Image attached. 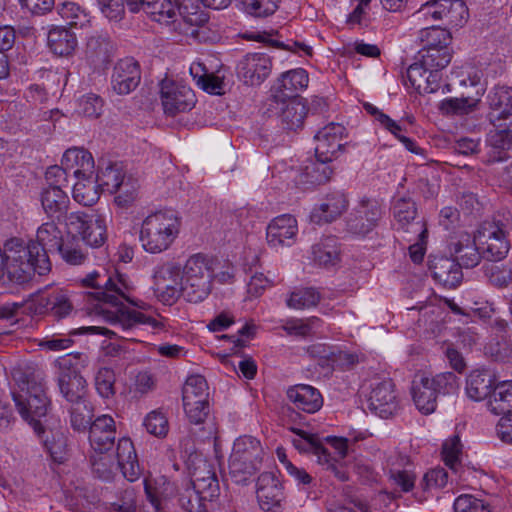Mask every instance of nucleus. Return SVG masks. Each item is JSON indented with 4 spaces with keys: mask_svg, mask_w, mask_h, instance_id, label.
Instances as JSON below:
<instances>
[{
    "mask_svg": "<svg viewBox=\"0 0 512 512\" xmlns=\"http://www.w3.org/2000/svg\"><path fill=\"white\" fill-rule=\"evenodd\" d=\"M383 213L382 205L378 200L363 197L349 214L347 229L352 234L365 236L378 225Z\"/></svg>",
    "mask_w": 512,
    "mask_h": 512,
    "instance_id": "11",
    "label": "nucleus"
},
{
    "mask_svg": "<svg viewBox=\"0 0 512 512\" xmlns=\"http://www.w3.org/2000/svg\"><path fill=\"white\" fill-rule=\"evenodd\" d=\"M111 49L110 41L107 37L97 35L91 36L87 40L86 51L89 57L98 60L106 61L109 57Z\"/></svg>",
    "mask_w": 512,
    "mask_h": 512,
    "instance_id": "62",
    "label": "nucleus"
},
{
    "mask_svg": "<svg viewBox=\"0 0 512 512\" xmlns=\"http://www.w3.org/2000/svg\"><path fill=\"white\" fill-rule=\"evenodd\" d=\"M292 431L299 436L293 439V445L297 450L314 454L317 456L319 463L322 462V459L329 462V452L316 435L296 428H292Z\"/></svg>",
    "mask_w": 512,
    "mask_h": 512,
    "instance_id": "37",
    "label": "nucleus"
},
{
    "mask_svg": "<svg viewBox=\"0 0 512 512\" xmlns=\"http://www.w3.org/2000/svg\"><path fill=\"white\" fill-rule=\"evenodd\" d=\"M272 62L263 53H249L237 64V75L250 86L260 85L271 73Z\"/></svg>",
    "mask_w": 512,
    "mask_h": 512,
    "instance_id": "16",
    "label": "nucleus"
},
{
    "mask_svg": "<svg viewBox=\"0 0 512 512\" xmlns=\"http://www.w3.org/2000/svg\"><path fill=\"white\" fill-rule=\"evenodd\" d=\"M13 378L21 391L25 392L24 395L13 392V400L18 412L37 434H41L44 429L40 419L47 415L50 407V400L46 395L44 385L28 378L20 371L14 372Z\"/></svg>",
    "mask_w": 512,
    "mask_h": 512,
    "instance_id": "3",
    "label": "nucleus"
},
{
    "mask_svg": "<svg viewBox=\"0 0 512 512\" xmlns=\"http://www.w3.org/2000/svg\"><path fill=\"white\" fill-rule=\"evenodd\" d=\"M428 69L423 65L419 57H416V62L411 64L407 69V78L413 88L419 93L430 94L433 93V86L429 85L430 75Z\"/></svg>",
    "mask_w": 512,
    "mask_h": 512,
    "instance_id": "46",
    "label": "nucleus"
},
{
    "mask_svg": "<svg viewBox=\"0 0 512 512\" xmlns=\"http://www.w3.org/2000/svg\"><path fill=\"white\" fill-rule=\"evenodd\" d=\"M184 411L189 422L193 425L191 434L199 441L210 440L217 433L216 423L209 417V401L183 402Z\"/></svg>",
    "mask_w": 512,
    "mask_h": 512,
    "instance_id": "15",
    "label": "nucleus"
},
{
    "mask_svg": "<svg viewBox=\"0 0 512 512\" xmlns=\"http://www.w3.org/2000/svg\"><path fill=\"white\" fill-rule=\"evenodd\" d=\"M209 398L206 379L201 375H191L187 378L183 391V402L201 401L207 402Z\"/></svg>",
    "mask_w": 512,
    "mask_h": 512,
    "instance_id": "45",
    "label": "nucleus"
},
{
    "mask_svg": "<svg viewBox=\"0 0 512 512\" xmlns=\"http://www.w3.org/2000/svg\"><path fill=\"white\" fill-rule=\"evenodd\" d=\"M331 161L332 160L318 159L316 157L315 162L305 167L303 173L305 182L312 185H322L327 183L333 175V169L328 165Z\"/></svg>",
    "mask_w": 512,
    "mask_h": 512,
    "instance_id": "48",
    "label": "nucleus"
},
{
    "mask_svg": "<svg viewBox=\"0 0 512 512\" xmlns=\"http://www.w3.org/2000/svg\"><path fill=\"white\" fill-rule=\"evenodd\" d=\"M367 395L368 408L383 419L393 416L399 409L395 385L391 379L374 377L362 385Z\"/></svg>",
    "mask_w": 512,
    "mask_h": 512,
    "instance_id": "9",
    "label": "nucleus"
},
{
    "mask_svg": "<svg viewBox=\"0 0 512 512\" xmlns=\"http://www.w3.org/2000/svg\"><path fill=\"white\" fill-rule=\"evenodd\" d=\"M429 270L433 278L446 288L457 287L463 278L460 265L445 256H433L429 259Z\"/></svg>",
    "mask_w": 512,
    "mask_h": 512,
    "instance_id": "26",
    "label": "nucleus"
},
{
    "mask_svg": "<svg viewBox=\"0 0 512 512\" xmlns=\"http://www.w3.org/2000/svg\"><path fill=\"white\" fill-rule=\"evenodd\" d=\"M242 9L254 17H267L275 13L279 0H240Z\"/></svg>",
    "mask_w": 512,
    "mask_h": 512,
    "instance_id": "58",
    "label": "nucleus"
},
{
    "mask_svg": "<svg viewBox=\"0 0 512 512\" xmlns=\"http://www.w3.org/2000/svg\"><path fill=\"white\" fill-rule=\"evenodd\" d=\"M417 22L430 19L442 21L450 27L462 26L468 18V9L462 0H431L421 5L412 15Z\"/></svg>",
    "mask_w": 512,
    "mask_h": 512,
    "instance_id": "8",
    "label": "nucleus"
},
{
    "mask_svg": "<svg viewBox=\"0 0 512 512\" xmlns=\"http://www.w3.org/2000/svg\"><path fill=\"white\" fill-rule=\"evenodd\" d=\"M160 96L164 112L170 116L189 111L196 103L194 91L189 86L168 78L160 83Z\"/></svg>",
    "mask_w": 512,
    "mask_h": 512,
    "instance_id": "12",
    "label": "nucleus"
},
{
    "mask_svg": "<svg viewBox=\"0 0 512 512\" xmlns=\"http://www.w3.org/2000/svg\"><path fill=\"white\" fill-rule=\"evenodd\" d=\"M70 424L71 427L78 432H85L87 428L90 429L93 423V408L88 399L70 404Z\"/></svg>",
    "mask_w": 512,
    "mask_h": 512,
    "instance_id": "42",
    "label": "nucleus"
},
{
    "mask_svg": "<svg viewBox=\"0 0 512 512\" xmlns=\"http://www.w3.org/2000/svg\"><path fill=\"white\" fill-rule=\"evenodd\" d=\"M31 243L40 245L48 256L49 252H54L61 248V231L54 222L44 223L37 230V241H31Z\"/></svg>",
    "mask_w": 512,
    "mask_h": 512,
    "instance_id": "40",
    "label": "nucleus"
},
{
    "mask_svg": "<svg viewBox=\"0 0 512 512\" xmlns=\"http://www.w3.org/2000/svg\"><path fill=\"white\" fill-rule=\"evenodd\" d=\"M488 409L495 415L512 411V380L496 384L488 400Z\"/></svg>",
    "mask_w": 512,
    "mask_h": 512,
    "instance_id": "36",
    "label": "nucleus"
},
{
    "mask_svg": "<svg viewBox=\"0 0 512 512\" xmlns=\"http://www.w3.org/2000/svg\"><path fill=\"white\" fill-rule=\"evenodd\" d=\"M286 396L293 410L307 414H314L323 406V397L320 391L308 384L290 386L286 391Z\"/></svg>",
    "mask_w": 512,
    "mask_h": 512,
    "instance_id": "21",
    "label": "nucleus"
},
{
    "mask_svg": "<svg viewBox=\"0 0 512 512\" xmlns=\"http://www.w3.org/2000/svg\"><path fill=\"white\" fill-rule=\"evenodd\" d=\"M393 216L397 223L406 232H413L421 238L427 233L425 225L421 221H415L417 217V206L410 197L401 196L393 202Z\"/></svg>",
    "mask_w": 512,
    "mask_h": 512,
    "instance_id": "23",
    "label": "nucleus"
},
{
    "mask_svg": "<svg viewBox=\"0 0 512 512\" xmlns=\"http://www.w3.org/2000/svg\"><path fill=\"white\" fill-rule=\"evenodd\" d=\"M115 373L111 368H100L94 379L95 388L97 393L102 398H112L115 395Z\"/></svg>",
    "mask_w": 512,
    "mask_h": 512,
    "instance_id": "55",
    "label": "nucleus"
},
{
    "mask_svg": "<svg viewBox=\"0 0 512 512\" xmlns=\"http://www.w3.org/2000/svg\"><path fill=\"white\" fill-rule=\"evenodd\" d=\"M490 112L488 114L491 124L502 127L512 124V88L496 86L488 94Z\"/></svg>",
    "mask_w": 512,
    "mask_h": 512,
    "instance_id": "18",
    "label": "nucleus"
},
{
    "mask_svg": "<svg viewBox=\"0 0 512 512\" xmlns=\"http://www.w3.org/2000/svg\"><path fill=\"white\" fill-rule=\"evenodd\" d=\"M99 197V186L90 179V176L79 178L73 186V199L83 206L94 205Z\"/></svg>",
    "mask_w": 512,
    "mask_h": 512,
    "instance_id": "43",
    "label": "nucleus"
},
{
    "mask_svg": "<svg viewBox=\"0 0 512 512\" xmlns=\"http://www.w3.org/2000/svg\"><path fill=\"white\" fill-rule=\"evenodd\" d=\"M81 284L94 290L87 294L88 301L91 302L90 312L102 316L127 335L135 334L142 326H148L154 331L165 328L164 318L160 315L146 314L125 307L124 301L137 304L130 298V283L118 271H93L81 279Z\"/></svg>",
    "mask_w": 512,
    "mask_h": 512,
    "instance_id": "1",
    "label": "nucleus"
},
{
    "mask_svg": "<svg viewBox=\"0 0 512 512\" xmlns=\"http://www.w3.org/2000/svg\"><path fill=\"white\" fill-rule=\"evenodd\" d=\"M428 382L431 383L430 386L436 392L437 397L438 395L455 394L459 389V378L453 372H443L432 378L428 377Z\"/></svg>",
    "mask_w": 512,
    "mask_h": 512,
    "instance_id": "54",
    "label": "nucleus"
},
{
    "mask_svg": "<svg viewBox=\"0 0 512 512\" xmlns=\"http://www.w3.org/2000/svg\"><path fill=\"white\" fill-rule=\"evenodd\" d=\"M428 382V376H417L412 383V397L417 409L425 414H431L437 406V396Z\"/></svg>",
    "mask_w": 512,
    "mask_h": 512,
    "instance_id": "31",
    "label": "nucleus"
},
{
    "mask_svg": "<svg viewBox=\"0 0 512 512\" xmlns=\"http://www.w3.org/2000/svg\"><path fill=\"white\" fill-rule=\"evenodd\" d=\"M138 188L139 185L135 179L125 178L113 192L116 194L115 203L123 208L130 206L137 198Z\"/></svg>",
    "mask_w": 512,
    "mask_h": 512,
    "instance_id": "59",
    "label": "nucleus"
},
{
    "mask_svg": "<svg viewBox=\"0 0 512 512\" xmlns=\"http://www.w3.org/2000/svg\"><path fill=\"white\" fill-rule=\"evenodd\" d=\"M477 242L474 240L470 242L467 239V243H458L455 248L456 262L460 265V268H473L480 262L482 252H479Z\"/></svg>",
    "mask_w": 512,
    "mask_h": 512,
    "instance_id": "51",
    "label": "nucleus"
},
{
    "mask_svg": "<svg viewBox=\"0 0 512 512\" xmlns=\"http://www.w3.org/2000/svg\"><path fill=\"white\" fill-rule=\"evenodd\" d=\"M103 110V100L96 94H87L77 101L76 112L88 118H98Z\"/></svg>",
    "mask_w": 512,
    "mask_h": 512,
    "instance_id": "60",
    "label": "nucleus"
},
{
    "mask_svg": "<svg viewBox=\"0 0 512 512\" xmlns=\"http://www.w3.org/2000/svg\"><path fill=\"white\" fill-rule=\"evenodd\" d=\"M321 324V320L317 317H310L306 319H291L284 325L283 329L289 335L308 336L313 334Z\"/></svg>",
    "mask_w": 512,
    "mask_h": 512,
    "instance_id": "56",
    "label": "nucleus"
},
{
    "mask_svg": "<svg viewBox=\"0 0 512 512\" xmlns=\"http://www.w3.org/2000/svg\"><path fill=\"white\" fill-rule=\"evenodd\" d=\"M154 4V8L147 9L145 12L153 21L168 24L175 18L176 7L171 1L158 0Z\"/></svg>",
    "mask_w": 512,
    "mask_h": 512,
    "instance_id": "61",
    "label": "nucleus"
},
{
    "mask_svg": "<svg viewBox=\"0 0 512 512\" xmlns=\"http://www.w3.org/2000/svg\"><path fill=\"white\" fill-rule=\"evenodd\" d=\"M48 46L58 56H69L77 47V38L65 27H54L48 33Z\"/></svg>",
    "mask_w": 512,
    "mask_h": 512,
    "instance_id": "35",
    "label": "nucleus"
},
{
    "mask_svg": "<svg viewBox=\"0 0 512 512\" xmlns=\"http://www.w3.org/2000/svg\"><path fill=\"white\" fill-rule=\"evenodd\" d=\"M180 218L173 210H160L148 215L141 224L140 242L151 254L166 251L180 231Z\"/></svg>",
    "mask_w": 512,
    "mask_h": 512,
    "instance_id": "2",
    "label": "nucleus"
},
{
    "mask_svg": "<svg viewBox=\"0 0 512 512\" xmlns=\"http://www.w3.org/2000/svg\"><path fill=\"white\" fill-rule=\"evenodd\" d=\"M345 135L346 128L339 123L332 122L324 126L314 136L315 156L318 159L333 160L344 147Z\"/></svg>",
    "mask_w": 512,
    "mask_h": 512,
    "instance_id": "17",
    "label": "nucleus"
},
{
    "mask_svg": "<svg viewBox=\"0 0 512 512\" xmlns=\"http://www.w3.org/2000/svg\"><path fill=\"white\" fill-rule=\"evenodd\" d=\"M494 377L487 370H474L466 380L467 396L474 401H481L492 393Z\"/></svg>",
    "mask_w": 512,
    "mask_h": 512,
    "instance_id": "34",
    "label": "nucleus"
},
{
    "mask_svg": "<svg viewBox=\"0 0 512 512\" xmlns=\"http://www.w3.org/2000/svg\"><path fill=\"white\" fill-rule=\"evenodd\" d=\"M496 131L490 134V143L492 151L490 161L500 162L509 157L508 151L512 149V128L498 127Z\"/></svg>",
    "mask_w": 512,
    "mask_h": 512,
    "instance_id": "39",
    "label": "nucleus"
},
{
    "mask_svg": "<svg viewBox=\"0 0 512 512\" xmlns=\"http://www.w3.org/2000/svg\"><path fill=\"white\" fill-rule=\"evenodd\" d=\"M320 294L314 288H299L294 290L287 299V306L293 309H307L316 306Z\"/></svg>",
    "mask_w": 512,
    "mask_h": 512,
    "instance_id": "53",
    "label": "nucleus"
},
{
    "mask_svg": "<svg viewBox=\"0 0 512 512\" xmlns=\"http://www.w3.org/2000/svg\"><path fill=\"white\" fill-rule=\"evenodd\" d=\"M264 450L258 439L241 436L233 445L229 458V470L236 482H244L260 470Z\"/></svg>",
    "mask_w": 512,
    "mask_h": 512,
    "instance_id": "6",
    "label": "nucleus"
},
{
    "mask_svg": "<svg viewBox=\"0 0 512 512\" xmlns=\"http://www.w3.org/2000/svg\"><path fill=\"white\" fill-rule=\"evenodd\" d=\"M65 226L69 234L79 236L86 245L99 248L107 240L105 218L100 214L88 215L77 211L65 215Z\"/></svg>",
    "mask_w": 512,
    "mask_h": 512,
    "instance_id": "7",
    "label": "nucleus"
},
{
    "mask_svg": "<svg viewBox=\"0 0 512 512\" xmlns=\"http://www.w3.org/2000/svg\"><path fill=\"white\" fill-rule=\"evenodd\" d=\"M280 105H283L279 116L284 129L297 130L301 128L308 111L305 102L301 98H290L278 105L272 101L270 103V107L275 110H278Z\"/></svg>",
    "mask_w": 512,
    "mask_h": 512,
    "instance_id": "30",
    "label": "nucleus"
},
{
    "mask_svg": "<svg viewBox=\"0 0 512 512\" xmlns=\"http://www.w3.org/2000/svg\"><path fill=\"white\" fill-rule=\"evenodd\" d=\"M298 232L297 220L290 214L275 217L268 225L266 237L271 247L291 246Z\"/></svg>",
    "mask_w": 512,
    "mask_h": 512,
    "instance_id": "22",
    "label": "nucleus"
},
{
    "mask_svg": "<svg viewBox=\"0 0 512 512\" xmlns=\"http://www.w3.org/2000/svg\"><path fill=\"white\" fill-rule=\"evenodd\" d=\"M478 98H448L443 100L439 109L446 115H466L473 112L478 103Z\"/></svg>",
    "mask_w": 512,
    "mask_h": 512,
    "instance_id": "50",
    "label": "nucleus"
},
{
    "mask_svg": "<svg viewBox=\"0 0 512 512\" xmlns=\"http://www.w3.org/2000/svg\"><path fill=\"white\" fill-rule=\"evenodd\" d=\"M309 78L304 69L297 68L281 74L272 88L271 101L275 104L284 103L294 94L308 86Z\"/></svg>",
    "mask_w": 512,
    "mask_h": 512,
    "instance_id": "20",
    "label": "nucleus"
},
{
    "mask_svg": "<svg viewBox=\"0 0 512 512\" xmlns=\"http://www.w3.org/2000/svg\"><path fill=\"white\" fill-rule=\"evenodd\" d=\"M58 14L75 28H85L90 23L89 14L75 2H63L57 6Z\"/></svg>",
    "mask_w": 512,
    "mask_h": 512,
    "instance_id": "44",
    "label": "nucleus"
},
{
    "mask_svg": "<svg viewBox=\"0 0 512 512\" xmlns=\"http://www.w3.org/2000/svg\"><path fill=\"white\" fill-rule=\"evenodd\" d=\"M212 260L204 254L190 256L182 271L180 279L182 297L190 303L204 301L212 291L214 269Z\"/></svg>",
    "mask_w": 512,
    "mask_h": 512,
    "instance_id": "4",
    "label": "nucleus"
},
{
    "mask_svg": "<svg viewBox=\"0 0 512 512\" xmlns=\"http://www.w3.org/2000/svg\"><path fill=\"white\" fill-rule=\"evenodd\" d=\"M5 252L7 259L19 262L23 272L32 269L39 275H45L51 270L49 256L40 245L32 244L31 241L24 245L21 239L12 238L5 243Z\"/></svg>",
    "mask_w": 512,
    "mask_h": 512,
    "instance_id": "10",
    "label": "nucleus"
},
{
    "mask_svg": "<svg viewBox=\"0 0 512 512\" xmlns=\"http://www.w3.org/2000/svg\"><path fill=\"white\" fill-rule=\"evenodd\" d=\"M455 512H490V506L472 495H461L454 502Z\"/></svg>",
    "mask_w": 512,
    "mask_h": 512,
    "instance_id": "64",
    "label": "nucleus"
},
{
    "mask_svg": "<svg viewBox=\"0 0 512 512\" xmlns=\"http://www.w3.org/2000/svg\"><path fill=\"white\" fill-rule=\"evenodd\" d=\"M511 231L512 218L509 212L495 216L492 221L484 222L475 235L483 258L489 262L503 260L511 248Z\"/></svg>",
    "mask_w": 512,
    "mask_h": 512,
    "instance_id": "5",
    "label": "nucleus"
},
{
    "mask_svg": "<svg viewBox=\"0 0 512 512\" xmlns=\"http://www.w3.org/2000/svg\"><path fill=\"white\" fill-rule=\"evenodd\" d=\"M125 179V173L121 163H108L97 174L96 182L104 191L113 193Z\"/></svg>",
    "mask_w": 512,
    "mask_h": 512,
    "instance_id": "41",
    "label": "nucleus"
},
{
    "mask_svg": "<svg viewBox=\"0 0 512 512\" xmlns=\"http://www.w3.org/2000/svg\"><path fill=\"white\" fill-rule=\"evenodd\" d=\"M313 259L324 267L334 266L339 262V247L333 236L322 239L312 247Z\"/></svg>",
    "mask_w": 512,
    "mask_h": 512,
    "instance_id": "38",
    "label": "nucleus"
},
{
    "mask_svg": "<svg viewBox=\"0 0 512 512\" xmlns=\"http://www.w3.org/2000/svg\"><path fill=\"white\" fill-rule=\"evenodd\" d=\"M69 203L68 195L58 187H46L41 193V205L49 218L65 216Z\"/></svg>",
    "mask_w": 512,
    "mask_h": 512,
    "instance_id": "33",
    "label": "nucleus"
},
{
    "mask_svg": "<svg viewBox=\"0 0 512 512\" xmlns=\"http://www.w3.org/2000/svg\"><path fill=\"white\" fill-rule=\"evenodd\" d=\"M256 493L261 509L266 512H277L285 498L281 482L270 472L258 477Z\"/></svg>",
    "mask_w": 512,
    "mask_h": 512,
    "instance_id": "19",
    "label": "nucleus"
},
{
    "mask_svg": "<svg viewBox=\"0 0 512 512\" xmlns=\"http://www.w3.org/2000/svg\"><path fill=\"white\" fill-rule=\"evenodd\" d=\"M115 422L109 415L97 417L90 426L89 441L93 450L103 454L108 452L115 442Z\"/></svg>",
    "mask_w": 512,
    "mask_h": 512,
    "instance_id": "25",
    "label": "nucleus"
},
{
    "mask_svg": "<svg viewBox=\"0 0 512 512\" xmlns=\"http://www.w3.org/2000/svg\"><path fill=\"white\" fill-rule=\"evenodd\" d=\"M183 21L189 26V29L185 31L186 34L201 40L204 33V25L208 22V16L204 11L188 12L187 7H183L181 12Z\"/></svg>",
    "mask_w": 512,
    "mask_h": 512,
    "instance_id": "57",
    "label": "nucleus"
},
{
    "mask_svg": "<svg viewBox=\"0 0 512 512\" xmlns=\"http://www.w3.org/2000/svg\"><path fill=\"white\" fill-rule=\"evenodd\" d=\"M348 207V199L341 192H334L326 196L323 202L314 207L310 220L311 222L321 225L331 223L342 215Z\"/></svg>",
    "mask_w": 512,
    "mask_h": 512,
    "instance_id": "27",
    "label": "nucleus"
},
{
    "mask_svg": "<svg viewBox=\"0 0 512 512\" xmlns=\"http://www.w3.org/2000/svg\"><path fill=\"white\" fill-rule=\"evenodd\" d=\"M423 48H447L451 40L450 32L437 25L422 28L419 36Z\"/></svg>",
    "mask_w": 512,
    "mask_h": 512,
    "instance_id": "49",
    "label": "nucleus"
},
{
    "mask_svg": "<svg viewBox=\"0 0 512 512\" xmlns=\"http://www.w3.org/2000/svg\"><path fill=\"white\" fill-rule=\"evenodd\" d=\"M206 499H202L195 490L188 485L179 497L181 507L187 512H206Z\"/></svg>",
    "mask_w": 512,
    "mask_h": 512,
    "instance_id": "63",
    "label": "nucleus"
},
{
    "mask_svg": "<svg viewBox=\"0 0 512 512\" xmlns=\"http://www.w3.org/2000/svg\"><path fill=\"white\" fill-rule=\"evenodd\" d=\"M57 383L61 395L69 404L88 399L87 382L80 373L57 376Z\"/></svg>",
    "mask_w": 512,
    "mask_h": 512,
    "instance_id": "32",
    "label": "nucleus"
},
{
    "mask_svg": "<svg viewBox=\"0 0 512 512\" xmlns=\"http://www.w3.org/2000/svg\"><path fill=\"white\" fill-rule=\"evenodd\" d=\"M409 458L405 455L394 453L386 461L388 481L393 487L392 498L401 497V493L413 490L416 482V474L408 469Z\"/></svg>",
    "mask_w": 512,
    "mask_h": 512,
    "instance_id": "14",
    "label": "nucleus"
},
{
    "mask_svg": "<svg viewBox=\"0 0 512 512\" xmlns=\"http://www.w3.org/2000/svg\"><path fill=\"white\" fill-rule=\"evenodd\" d=\"M417 56L423 65L431 70H442L451 61V53L448 48H422Z\"/></svg>",
    "mask_w": 512,
    "mask_h": 512,
    "instance_id": "47",
    "label": "nucleus"
},
{
    "mask_svg": "<svg viewBox=\"0 0 512 512\" xmlns=\"http://www.w3.org/2000/svg\"><path fill=\"white\" fill-rule=\"evenodd\" d=\"M140 82L138 63L133 58L119 60L114 66L111 83L115 92L125 95L134 90Z\"/></svg>",
    "mask_w": 512,
    "mask_h": 512,
    "instance_id": "24",
    "label": "nucleus"
},
{
    "mask_svg": "<svg viewBox=\"0 0 512 512\" xmlns=\"http://www.w3.org/2000/svg\"><path fill=\"white\" fill-rule=\"evenodd\" d=\"M154 294L157 299L166 305L174 304L182 296L180 279V266L166 263L154 273Z\"/></svg>",
    "mask_w": 512,
    "mask_h": 512,
    "instance_id": "13",
    "label": "nucleus"
},
{
    "mask_svg": "<svg viewBox=\"0 0 512 512\" xmlns=\"http://www.w3.org/2000/svg\"><path fill=\"white\" fill-rule=\"evenodd\" d=\"M165 484L166 482L164 478L144 480L145 494L154 512H163V501L165 499L166 491V488L164 487Z\"/></svg>",
    "mask_w": 512,
    "mask_h": 512,
    "instance_id": "52",
    "label": "nucleus"
},
{
    "mask_svg": "<svg viewBox=\"0 0 512 512\" xmlns=\"http://www.w3.org/2000/svg\"><path fill=\"white\" fill-rule=\"evenodd\" d=\"M115 466L122 471L123 476L130 482L137 480L141 474L137 454L129 438L118 440L115 454Z\"/></svg>",
    "mask_w": 512,
    "mask_h": 512,
    "instance_id": "28",
    "label": "nucleus"
},
{
    "mask_svg": "<svg viewBox=\"0 0 512 512\" xmlns=\"http://www.w3.org/2000/svg\"><path fill=\"white\" fill-rule=\"evenodd\" d=\"M41 313H51L53 317L61 319L68 316L73 310V304L67 291L53 290L47 295H41L37 299Z\"/></svg>",
    "mask_w": 512,
    "mask_h": 512,
    "instance_id": "29",
    "label": "nucleus"
}]
</instances>
